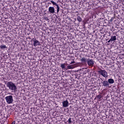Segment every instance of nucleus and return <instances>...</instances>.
<instances>
[{"label":"nucleus","instance_id":"f257e3e1","mask_svg":"<svg viewBox=\"0 0 124 124\" xmlns=\"http://www.w3.org/2000/svg\"><path fill=\"white\" fill-rule=\"evenodd\" d=\"M7 87L9 88V89L10 91H12L13 92H16L17 90V86L14 83L9 81L7 83Z\"/></svg>","mask_w":124,"mask_h":124},{"label":"nucleus","instance_id":"f03ea898","mask_svg":"<svg viewBox=\"0 0 124 124\" xmlns=\"http://www.w3.org/2000/svg\"><path fill=\"white\" fill-rule=\"evenodd\" d=\"M98 73L100 75H102V76H103V77H104L105 78H107V77H108V73L106 71H105V70L99 69L98 70Z\"/></svg>","mask_w":124,"mask_h":124},{"label":"nucleus","instance_id":"7ed1b4c3","mask_svg":"<svg viewBox=\"0 0 124 124\" xmlns=\"http://www.w3.org/2000/svg\"><path fill=\"white\" fill-rule=\"evenodd\" d=\"M5 99L8 104L13 103V96L12 95L7 96Z\"/></svg>","mask_w":124,"mask_h":124},{"label":"nucleus","instance_id":"20e7f679","mask_svg":"<svg viewBox=\"0 0 124 124\" xmlns=\"http://www.w3.org/2000/svg\"><path fill=\"white\" fill-rule=\"evenodd\" d=\"M87 62L89 66H93L94 64V61H93V59H88Z\"/></svg>","mask_w":124,"mask_h":124},{"label":"nucleus","instance_id":"39448f33","mask_svg":"<svg viewBox=\"0 0 124 124\" xmlns=\"http://www.w3.org/2000/svg\"><path fill=\"white\" fill-rule=\"evenodd\" d=\"M32 41H33V46L34 47H36V46H39L40 45V42L38 41L36 39L33 38Z\"/></svg>","mask_w":124,"mask_h":124},{"label":"nucleus","instance_id":"423d86ee","mask_svg":"<svg viewBox=\"0 0 124 124\" xmlns=\"http://www.w3.org/2000/svg\"><path fill=\"white\" fill-rule=\"evenodd\" d=\"M50 2H51V3H52L53 5H55V6L57 7V13H59V12H60V6H59V5H58V4H57L56 2H55L53 0H51Z\"/></svg>","mask_w":124,"mask_h":124},{"label":"nucleus","instance_id":"0eeeda50","mask_svg":"<svg viewBox=\"0 0 124 124\" xmlns=\"http://www.w3.org/2000/svg\"><path fill=\"white\" fill-rule=\"evenodd\" d=\"M48 11L49 13H51V14H55V13H56L55 12V8L54 7H49L48 8Z\"/></svg>","mask_w":124,"mask_h":124},{"label":"nucleus","instance_id":"6e6552de","mask_svg":"<svg viewBox=\"0 0 124 124\" xmlns=\"http://www.w3.org/2000/svg\"><path fill=\"white\" fill-rule=\"evenodd\" d=\"M104 87H108L109 86V82L107 80H104L102 82Z\"/></svg>","mask_w":124,"mask_h":124},{"label":"nucleus","instance_id":"1a4fd4ad","mask_svg":"<svg viewBox=\"0 0 124 124\" xmlns=\"http://www.w3.org/2000/svg\"><path fill=\"white\" fill-rule=\"evenodd\" d=\"M63 107H68V101L67 100L64 101L62 102Z\"/></svg>","mask_w":124,"mask_h":124},{"label":"nucleus","instance_id":"9d476101","mask_svg":"<svg viewBox=\"0 0 124 124\" xmlns=\"http://www.w3.org/2000/svg\"><path fill=\"white\" fill-rule=\"evenodd\" d=\"M75 67H77V66L76 65V64L68 65L67 66L68 69H73L75 68Z\"/></svg>","mask_w":124,"mask_h":124},{"label":"nucleus","instance_id":"9b49d317","mask_svg":"<svg viewBox=\"0 0 124 124\" xmlns=\"http://www.w3.org/2000/svg\"><path fill=\"white\" fill-rule=\"evenodd\" d=\"M80 62H81L82 63H86L88 62V59L85 58V57H83L80 59Z\"/></svg>","mask_w":124,"mask_h":124},{"label":"nucleus","instance_id":"f8f14e48","mask_svg":"<svg viewBox=\"0 0 124 124\" xmlns=\"http://www.w3.org/2000/svg\"><path fill=\"white\" fill-rule=\"evenodd\" d=\"M110 40L113 42H116V40H117V37H116V36H111Z\"/></svg>","mask_w":124,"mask_h":124},{"label":"nucleus","instance_id":"ddd939ff","mask_svg":"<svg viewBox=\"0 0 124 124\" xmlns=\"http://www.w3.org/2000/svg\"><path fill=\"white\" fill-rule=\"evenodd\" d=\"M108 81V84H114V79L112 78H109Z\"/></svg>","mask_w":124,"mask_h":124},{"label":"nucleus","instance_id":"4468645a","mask_svg":"<svg viewBox=\"0 0 124 124\" xmlns=\"http://www.w3.org/2000/svg\"><path fill=\"white\" fill-rule=\"evenodd\" d=\"M61 67L62 69H64V68H65V64H61Z\"/></svg>","mask_w":124,"mask_h":124},{"label":"nucleus","instance_id":"2eb2a0df","mask_svg":"<svg viewBox=\"0 0 124 124\" xmlns=\"http://www.w3.org/2000/svg\"><path fill=\"white\" fill-rule=\"evenodd\" d=\"M77 20L78 21V22H82V18L80 16L77 17Z\"/></svg>","mask_w":124,"mask_h":124},{"label":"nucleus","instance_id":"dca6fc26","mask_svg":"<svg viewBox=\"0 0 124 124\" xmlns=\"http://www.w3.org/2000/svg\"><path fill=\"white\" fill-rule=\"evenodd\" d=\"M0 49H6V46L4 45V46H0Z\"/></svg>","mask_w":124,"mask_h":124},{"label":"nucleus","instance_id":"f3484780","mask_svg":"<svg viewBox=\"0 0 124 124\" xmlns=\"http://www.w3.org/2000/svg\"><path fill=\"white\" fill-rule=\"evenodd\" d=\"M68 124H71L72 122H71V118H69V119L68 120Z\"/></svg>","mask_w":124,"mask_h":124},{"label":"nucleus","instance_id":"a211bd4d","mask_svg":"<svg viewBox=\"0 0 124 124\" xmlns=\"http://www.w3.org/2000/svg\"><path fill=\"white\" fill-rule=\"evenodd\" d=\"M97 97L98 98H99V99H100L101 98V95H98L97 96Z\"/></svg>","mask_w":124,"mask_h":124},{"label":"nucleus","instance_id":"6ab92c4d","mask_svg":"<svg viewBox=\"0 0 124 124\" xmlns=\"http://www.w3.org/2000/svg\"><path fill=\"white\" fill-rule=\"evenodd\" d=\"M73 63H75V62L74 60L71 62L70 64H72Z\"/></svg>","mask_w":124,"mask_h":124},{"label":"nucleus","instance_id":"aec40b11","mask_svg":"<svg viewBox=\"0 0 124 124\" xmlns=\"http://www.w3.org/2000/svg\"><path fill=\"white\" fill-rule=\"evenodd\" d=\"M108 43H110V42H112V41L111 40V39H110L108 41Z\"/></svg>","mask_w":124,"mask_h":124},{"label":"nucleus","instance_id":"412c9836","mask_svg":"<svg viewBox=\"0 0 124 124\" xmlns=\"http://www.w3.org/2000/svg\"><path fill=\"white\" fill-rule=\"evenodd\" d=\"M16 124L15 121H13V123H12V124Z\"/></svg>","mask_w":124,"mask_h":124},{"label":"nucleus","instance_id":"4be33fe9","mask_svg":"<svg viewBox=\"0 0 124 124\" xmlns=\"http://www.w3.org/2000/svg\"><path fill=\"white\" fill-rule=\"evenodd\" d=\"M122 55H123V56H124V54H123Z\"/></svg>","mask_w":124,"mask_h":124}]
</instances>
